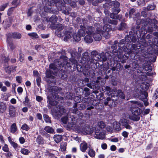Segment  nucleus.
Wrapping results in <instances>:
<instances>
[{"label":"nucleus","mask_w":158,"mask_h":158,"mask_svg":"<svg viewBox=\"0 0 158 158\" xmlns=\"http://www.w3.org/2000/svg\"><path fill=\"white\" fill-rule=\"evenodd\" d=\"M71 122L69 123L70 127H74L79 133H85L88 134H92L93 130L92 127L86 125L89 119H71Z\"/></svg>","instance_id":"obj_1"},{"label":"nucleus","mask_w":158,"mask_h":158,"mask_svg":"<svg viewBox=\"0 0 158 158\" xmlns=\"http://www.w3.org/2000/svg\"><path fill=\"white\" fill-rule=\"evenodd\" d=\"M60 89L56 86H51L49 87L48 92L49 93L47 97L48 99V102L52 106H54L58 103L57 101L55 100L59 98L57 94L59 92Z\"/></svg>","instance_id":"obj_2"},{"label":"nucleus","mask_w":158,"mask_h":158,"mask_svg":"<svg viewBox=\"0 0 158 158\" xmlns=\"http://www.w3.org/2000/svg\"><path fill=\"white\" fill-rule=\"evenodd\" d=\"M94 26L96 28V30L92 35V36L95 41H100L102 38L101 35L102 32V26L99 23H96L94 24Z\"/></svg>","instance_id":"obj_3"},{"label":"nucleus","mask_w":158,"mask_h":158,"mask_svg":"<svg viewBox=\"0 0 158 158\" xmlns=\"http://www.w3.org/2000/svg\"><path fill=\"white\" fill-rule=\"evenodd\" d=\"M135 30L134 27H132L131 31L129 33V35H127L125 38L124 40L125 42L129 43L130 44H131V43H135L136 42V37L135 33Z\"/></svg>","instance_id":"obj_4"},{"label":"nucleus","mask_w":158,"mask_h":158,"mask_svg":"<svg viewBox=\"0 0 158 158\" xmlns=\"http://www.w3.org/2000/svg\"><path fill=\"white\" fill-rule=\"evenodd\" d=\"M89 55V53L87 52H85L83 54L82 59L85 61V63L88 64L87 66L86 67L87 70L89 68V65L94 63V59L93 58H90Z\"/></svg>","instance_id":"obj_5"},{"label":"nucleus","mask_w":158,"mask_h":158,"mask_svg":"<svg viewBox=\"0 0 158 158\" xmlns=\"http://www.w3.org/2000/svg\"><path fill=\"white\" fill-rule=\"evenodd\" d=\"M59 110L56 111L54 109L52 110V113L53 116L54 118H59L62 115L66 112V110L63 106H60Z\"/></svg>","instance_id":"obj_6"},{"label":"nucleus","mask_w":158,"mask_h":158,"mask_svg":"<svg viewBox=\"0 0 158 158\" xmlns=\"http://www.w3.org/2000/svg\"><path fill=\"white\" fill-rule=\"evenodd\" d=\"M153 19L149 18L145 19H138L136 21V23L137 24H140L142 26H146L148 24L150 25L152 23Z\"/></svg>","instance_id":"obj_7"},{"label":"nucleus","mask_w":158,"mask_h":158,"mask_svg":"<svg viewBox=\"0 0 158 158\" xmlns=\"http://www.w3.org/2000/svg\"><path fill=\"white\" fill-rule=\"evenodd\" d=\"M143 44L145 47H147L148 46L150 47L147 49V52L149 54H152L153 53V48H152L153 46V43L150 40H149L147 41H144L143 42Z\"/></svg>","instance_id":"obj_8"},{"label":"nucleus","mask_w":158,"mask_h":158,"mask_svg":"<svg viewBox=\"0 0 158 158\" xmlns=\"http://www.w3.org/2000/svg\"><path fill=\"white\" fill-rule=\"evenodd\" d=\"M57 28V30H56L55 31V34L56 35L59 37H61L64 36V31L63 32L61 31L63 29L66 30V27L63 26L61 24L59 23Z\"/></svg>","instance_id":"obj_9"},{"label":"nucleus","mask_w":158,"mask_h":158,"mask_svg":"<svg viewBox=\"0 0 158 158\" xmlns=\"http://www.w3.org/2000/svg\"><path fill=\"white\" fill-rule=\"evenodd\" d=\"M110 5L113 6L112 8V11L115 14H118L120 11L119 8L120 3L116 1H113L110 3Z\"/></svg>","instance_id":"obj_10"},{"label":"nucleus","mask_w":158,"mask_h":158,"mask_svg":"<svg viewBox=\"0 0 158 158\" xmlns=\"http://www.w3.org/2000/svg\"><path fill=\"white\" fill-rule=\"evenodd\" d=\"M140 119H120V122L123 126L125 127L127 124H132L134 122L138 121Z\"/></svg>","instance_id":"obj_11"},{"label":"nucleus","mask_w":158,"mask_h":158,"mask_svg":"<svg viewBox=\"0 0 158 158\" xmlns=\"http://www.w3.org/2000/svg\"><path fill=\"white\" fill-rule=\"evenodd\" d=\"M157 23V21L155 19H153L152 23H151L149 25L150 26L148 27L147 31L148 32L152 33L153 31L156 30L157 26L156 24Z\"/></svg>","instance_id":"obj_12"},{"label":"nucleus","mask_w":158,"mask_h":158,"mask_svg":"<svg viewBox=\"0 0 158 158\" xmlns=\"http://www.w3.org/2000/svg\"><path fill=\"white\" fill-rule=\"evenodd\" d=\"M131 43V47L130 46H128L129 49L130 50L129 52V53H133L135 54H137L139 51L140 48H138V46L137 44H133Z\"/></svg>","instance_id":"obj_13"},{"label":"nucleus","mask_w":158,"mask_h":158,"mask_svg":"<svg viewBox=\"0 0 158 158\" xmlns=\"http://www.w3.org/2000/svg\"><path fill=\"white\" fill-rule=\"evenodd\" d=\"M44 130L50 134L53 133L54 131V129L52 127L48 126H46L44 127V130H42L40 131V133L42 135H45L46 134Z\"/></svg>","instance_id":"obj_14"},{"label":"nucleus","mask_w":158,"mask_h":158,"mask_svg":"<svg viewBox=\"0 0 158 158\" xmlns=\"http://www.w3.org/2000/svg\"><path fill=\"white\" fill-rule=\"evenodd\" d=\"M64 40L67 41L68 40L70 39L73 36L72 32L70 31H68L66 29L64 31Z\"/></svg>","instance_id":"obj_15"},{"label":"nucleus","mask_w":158,"mask_h":158,"mask_svg":"<svg viewBox=\"0 0 158 158\" xmlns=\"http://www.w3.org/2000/svg\"><path fill=\"white\" fill-rule=\"evenodd\" d=\"M102 90L103 92H107L108 94H111L112 93H114L117 91V89L114 88L113 89H111L109 86H104L102 88Z\"/></svg>","instance_id":"obj_16"},{"label":"nucleus","mask_w":158,"mask_h":158,"mask_svg":"<svg viewBox=\"0 0 158 158\" xmlns=\"http://www.w3.org/2000/svg\"><path fill=\"white\" fill-rule=\"evenodd\" d=\"M132 114L135 116H137L140 113V109L137 106H132L130 108Z\"/></svg>","instance_id":"obj_17"},{"label":"nucleus","mask_w":158,"mask_h":158,"mask_svg":"<svg viewBox=\"0 0 158 158\" xmlns=\"http://www.w3.org/2000/svg\"><path fill=\"white\" fill-rule=\"evenodd\" d=\"M8 38H12L15 39H19L22 36L21 34L17 32L9 33L7 35Z\"/></svg>","instance_id":"obj_18"},{"label":"nucleus","mask_w":158,"mask_h":158,"mask_svg":"<svg viewBox=\"0 0 158 158\" xmlns=\"http://www.w3.org/2000/svg\"><path fill=\"white\" fill-rule=\"evenodd\" d=\"M96 28L95 27H93L92 26H87L85 27L86 33L87 35H92L94 33Z\"/></svg>","instance_id":"obj_19"},{"label":"nucleus","mask_w":158,"mask_h":158,"mask_svg":"<svg viewBox=\"0 0 158 158\" xmlns=\"http://www.w3.org/2000/svg\"><path fill=\"white\" fill-rule=\"evenodd\" d=\"M98 57H97L96 58H94L95 60L105 61L107 59V57L106 56V54L104 52L100 54Z\"/></svg>","instance_id":"obj_20"},{"label":"nucleus","mask_w":158,"mask_h":158,"mask_svg":"<svg viewBox=\"0 0 158 158\" xmlns=\"http://www.w3.org/2000/svg\"><path fill=\"white\" fill-rule=\"evenodd\" d=\"M85 27L84 26L80 25V29L78 30L77 33L80 36H84L85 34Z\"/></svg>","instance_id":"obj_21"},{"label":"nucleus","mask_w":158,"mask_h":158,"mask_svg":"<svg viewBox=\"0 0 158 158\" xmlns=\"http://www.w3.org/2000/svg\"><path fill=\"white\" fill-rule=\"evenodd\" d=\"M87 148L88 144L87 143L85 142L81 143L80 149L82 152H85Z\"/></svg>","instance_id":"obj_22"},{"label":"nucleus","mask_w":158,"mask_h":158,"mask_svg":"<svg viewBox=\"0 0 158 158\" xmlns=\"http://www.w3.org/2000/svg\"><path fill=\"white\" fill-rule=\"evenodd\" d=\"M92 35H87L84 38V40L87 43H91L93 41Z\"/></svg>","instance_id":"obj_23"},{"label":"nucleus","mask_w":158,"mask_h":158,"mask_svg":"<svg viewBox=\"0 0 158 158\" xmlns=\"http://www.w3.org/2000/svg\"><path fill=\"white\" fill-rule=\"evenodd\" d=\"M113 126L114 129L116 131H119L121 129V124L118 122H114L113 124Z\"/></svg>","instance_id":"obj_24"},{"label":"nucleus","mask_w":158,"mask_h":158,"mask_svg":"<svg viewBox=\"0 0 158 158\" xmlns=\"http://www.w3.org/2000/svg\"><path fill=\"white\" fill-rule=\"evenodd\" d=\"M16 67L13 66H8L5 67V72L8 74H10L11 71L15 70Z\"/></svg>","instance_id":"obj_25"},{"label":"nucleus","mask_w":158,"mask_h":158,"mask_svg":"<svg viewBox=\"0 0 158 158\" xmlns=\"http://www.w3.org/2000/svg\"><path fill=\"white\" fill-rule=\"evenodd\" d=\"M9 114L12 117L14 116L15 112V107L14 106L11 105L9 106Z\"/></svg>","instance_id":"obj_26"},{"label":"nucleus","mask_w":158,"mask_h":158,"mask_svg":"<svg viewBox=\"0 0 158 158\" xmlns=\"http://www.w3.org/2000/svg\"><path fill=\"white\" fill-rule=\"evenodd\" d=\"M6 108V104L3 102L0 103V113H3L4 112Z\"/></svg>","instance_id":"obj_27"},{"label":"nucleus","mask_w":158,"mask_h":158,"mask_svg":"<svg viewBox=\"0 0 158 158\" xmlns=\"http://www.w3.org/2000/svg\"><path fill=\"white\" fill-rule=\"evenodd\" d=\"M102 31L110 32L112 30V27L111 25L106 24L103 27Z\"/></svg>","instance_id":"obj_28"},{"label":"nucleus","mask_w":158,"mask_h":158,"mask_svg":"<svg viewBox=\"0 0 158 158\" xmlns=\"http://www.w3.org/2000/svg\"><path fill=\"white\" fill-rule=\"evenodd\" d=\"M114 13H112L110 15V17L113 19L120 20L122 18L121 15H117Z\"/></svg>","instance_id":"obj_29"},{"label":"nucleus","mask_w":158,"mask_h":158,"mask_svg":"<svg viewBox=\"0 0 158 158\" xmlns=\"http://www.w3.org/2000/svg\"><path fill=\"white\" fill-rule=\"evenodd\" d=\"M54 139L55 142L57 143H58L62 140V136L59 135H55Z\"/></svg>","instance_id":"obj_30"},{"label":"nucleus","mask_w":158,"mask_h":158,"mask_svg":"<svg viewBox=\"0 0 158 158\" xmlns=\"http://www.w3.org/2000/svg\"><path fill=\"white\" fill-rule=\"evenodd\" d=\"M148 96V94L147 92H145L143 94H142L139 97L140 99L142 100L143 102L147 101V97Z\"/></svg>","instance_id":"obj_31"},{"label":"nucleus","mask_w":158,"mask_h":158,"mask_svg":"<svg viewBox=\"0 0 158 158\" xmlns=\"http://www.w3.org/2000/svg\"><path fill=\"white\" fill-rule=\"evenodd\" d=\"M88 154L90 157L92 158L94 157L95 156V152L92 148H89Z\"/></svg>","instance_id":"obj_32"},{"label":"nucleus","mask_w":158,"mask_h":158,"mask_svg":"<svg viewBox=\"0 0 158 158\" xmlns=\"http://www.w3.org/2000/svg\"><path fill=\"white\" fill-rule=\"evenodd\" d=\"M10 132L12 133H15L17 130V127L15 123H13L10 126Z\"/></svg>","instance_id":"obj_33"},{"label":"nucleus","mask_w":158,"mask_h":158,"mask_svg":"<svg viewBox=\"0 0 158 158\" xmlns=\"http://www.w3.org/2000/svg\"><path fill=\"white\" fill-rule=\"evenodd\" d=\"M36 141L38 144L39 145L43 144L44 142L43 138L40 135L38 136L36 139Z\"/></svg>","instance_id":"obj_34"},{"label":"nucleus","mask_w":158,"mask_h":158,"mask_svg":"<svg viewBox=\"0 0 158 158\" xmlns=\"http://www.w3.org/2000/svg\"><path fill=\"white\" fill-rule=\"evenodd\" d=\"M118 94V96L122 99H124L125 98V96L121 90H118L116 91Z\"/></svg>","instance_id":"obj_35"},{"label":"nucleus","mask_w":158,"mask_h":158,"mask_svg":"<svg viewBox=\"0 0 158 158\" xmlns=\"http://www.w3.org/2000/svg\"><path fill=\"white\" fill-rule=\"evenodd\" d=\"M127 28L126 24L123 22H121L118 28V29L119 31L123 30Z\"/></svg>","instance_id":"obj_36"},{"label":"nucleus","mask_w":158,"mask_h":158,"mask_svg":"<svg viewBox=\"0 0 158 158\" xmlns=\"http://www.w3.org/2000/svg\"><path fill=\"white\" fill-rule=\"evenodd\" d=\"M73 37L74 39L76 41L78 42L81 40V37L77 32L74 33Z\"/></svg>","instance_id":"obj_37"},{"label":"nucleus","mask_w":158,"mask_h":158,"mask_svg":"<svg viewBox=\"0 0 158 158\" xmlns=\"http://www.w3.org/2000/svg\"><path fill=\"white\" fill-rule=\"evenodd\" d=\"M57 18L56 16L53 15L49 18V21L52 23H55L57 22Z\"/></svg>","instance_id":"obj_38"},{"label":"nucleus","mask_w":158,"mask_h":158,"mask_svg":"<svg viewBox=\"0 0 158 158\" xmlns=\"http://www.w3.org/2000/svg\"><path fill=\"white\" fill-rule=\"evenodd\" d=\"M127 45L126 46L124 47L123 46L122 47V48H119L118 49V51L119 52H126L128 50H129V48H127Z\"/></svg>","instance_id":"obj_39"},{"label":"nucleus","mask_w":158,"mask_h":158,"mask_svg":"<svg viewBox=\"0 0 158 158\" xmlns=\"http://www.w3.org/2000/svg\"><path fill=\"white\" fill-rule=\"evenodd\" d=\"M92 57L93 59L96 58L97 57H98L99 56L98 52L96 51H94L92 52L91 53Z\"/></svg>","instance_id":"obj_40"},{"label":"nucleus","mask_w":158,"mask_h":158,"mask_svg":"<svg viewBox=\"0 0 158 158\" xmlns=\"http://www.w3.org/2000/svg\"><path fill=\"white\" fill-rule=\"evenodd\" d=\"M109 32H107L106 31H102V34L106 39H108L110 37V35Z\"/></svg>","instance_id":"obj_41"},{"label":"nucleus","mask_w":158,"mask_h":158,"mask_svg":"<svg viewBox=\"0 0 158 158\" xmlns=\"http://www.w3.org/2000/svg\"><path fill=\"white\" fill-rule=\"evenodd\" d=\"M98 125L101 128H104L106 126L105 123L102 121L99 122L98 123Z\"/></svg>","instance_id":"obj_42"},{"label":"nucleus","mask_w":158,"mask_h":158,"mask_svg":"<svg viewBox=\"0 0 158 158\" xmlns=\"http://www.w3.org/2000/svg\"><path fill=\"white\" fill-rule=\"evenodd\" d=\"M139 123L142 125H143L144 126H146L147 125H149V122L148 121L147 122L145 119H142L140 121Z\"/></svg>","instance_id":"obj_43"},{"label":"nucleus","mask_w":158,"mask_h":158,"mask_svg":"<svg viewBox=\"0 0 158 158\" xmlns=\"http://www.w3.org/2000/svg\"><path fill=\"white\" fill-rule=\"evenodd\" d=\"M155 6L154 5H148L147 8H145V11H149V10H153L155 8Z\"/></svg>","instance_id":"obj_44"},{"label":"nucleus","mask_w":158,"mask_h":158,"mask_svg":"<svg viewBox=\"0 0 158 158\" xmlns=\"http://www.w3.org/2000/svg\"><path fill=\"white\" fill-rule=\"evenodd\" d=\"M125 41L124 39H122L120 40L119 42H118V46L119 48H122L125 44Z\"/></svg>","instance_id":"obj_45"},{"label":"nucleus","mask_w":158,"mask_h":158,"mask_svg":"<svg viewBox=\"0 0 158 158\" xmlns=\"http://www.w3.org/2000/svg\"><path fill=\"white\" fill-rule=\"evenodd\" d=\"M21 152L24 155H27L30 152V151L27 149L23 148L21 150Z\"/></svg>","instance_id":"obj_46"},{"label":"nucleus","mask_w":158,"mask_h":158,"mask_svg":"<svg viewBox=\"0 0 158 158\" xmlns=\"http://www.w3.org/2000/svg\"><path fill=\"white\" fill-rule=\"evenodd\" d=\"M135 10L134 8H132L130 10L129 12L130 17H134L133 16L135 15Z\"/></svg>","instance_id":"obj_47"},{"label":"nucleus","mask_w":158,"mask_h":158,"mask_svg":"<svg viewBox=\"0 0 158 158\" xmlns=\"http://www.w3.org/2000/svg\"><path fill=\"white\" fill-rule=\"evenodd\" d=\"M73 94L70 92H67L65 94V98L68 99H72Z\"/></svg>","instance_id":"obj_48"},{"label":"nucleus","mask_w":158,"mask_h":158,"mask_svg":"<svg viewBox=\"0 0 158 158\" xmlns=\"http://www.w3.org/2000/svg\"><path fill=\"white\" fill-rule=\"evenodd\" d=\"M21 128L22 129L25 130L26 131H28L30 129L27 125L25 123H24L22 125Z\"/></svg>","instance_id":"obj_49"},{"label":"nucleus","mask_w":158,"mask_h":158,"mask_svg":"<svg viewBox=\"0 0 158 158\" xmlns=\"http://www.w3.org/2000/svg\"><path fill=\"white\" fill-rule=\"evenodd\" d=\"M141 33L142 34V36H144L147 33V31L144 27H141L140 29Z\"/></svg>","instance_id":"obj_50"},{"label":"nucleus","mask_w":158,"mask_h":158,"mask_svg":"<svg viewBox=\"0 0 158 158\" xmlns=\"http://www.w3.org/2000/svg\"><path fill=\"white\" fill-rule=\"evenodd\" d=\"M28 35L32 38H37L38 37V35L35 33H29Z\"/></svg>","instance_id":"obj_51"},{"label":"nucleus","mask_w":158,"mask_h":158,"mask_svg":"<svg viewBox=\"0 0 158 158\" xmlns=\"http://www.w3.org/2000/svg\"><path fill=\"white\" fill-rule=\"evenodd\" d=\"M141 32L140 30H136V31H135V36H136L138 37H140L142 35V34H141Z\"/></svg>","instance_id":"obj_52"},{"label":"nucleus","mask_w":158,"mask_h":158,"mask_svg":"<svg viewBox=\"0 0 158 158\" xmlns=\"http://www.w3.org/2000/svg\"><path fill=\"white\" fill-rule=\"evenodd\" d=\"M91 84H92V86H93V87H94V89H97V88H98L99 87L98 85H97L96 84L95 81H90Z\"/></svg>","instance_id":"obj_53"},{"label":"nucleus","mask_w":158,"mask_h":158,"mask_svg":"<svg viewBox=\"0 0 158 158\" xmlns=\"http://www.w3.org/2000/svg\"><path fill=\"white\" fill-rule=\"evenodd\" d=\"M8 4V3H6L4 4H3V5L1 6L0 7V11H3L7 7Z\"/></svg>","instance_id":"obj_54"},{"label":"nucleus","mask_w":158,"mask_h":158,"mask_svg":"<svg viewBox=\"0 0 158 158\" xmlns=\"http://www.w3.org/2000/svg\"><path fill=\"white\" fill-rule=\"evenodd\" d=\"M2 150L5 152H8L9 148L8 147V146L7 144H5L4 146L2 148Z\"/></svg>","instance_id":"obj_55"},{"label":"nucleus","mask_w":158,"mask_h":158,"mask_svg":"<svg viewBox=\"0 0 158 158\" xmlns=\"http://www.w3.org/2000/svg\"><path fill=\"white\" fill-rule=\"evenodd\" d=\"M118 44V42L117 40L114 41V44L111 46V48L113 49H115L117 48V44Z\"/></svg>","instance_id":"obj_56"},{"label":"nucleus","mask_w":158,"mask_h":158,"mask_svg":"<svg viewBox=\"0 0 158 158\" xmlns=\"http://www.w3.org/2000/svg\"><path fill=\"white\" fill-rule=\"evenodd\" d=\"M54 23H52L50 25V27L52 29H56V30H57V26L59 24H55Z\"/></svg>","instance_id":"obj_57"},{"label":"nucleus","mask_w":158,"mask_h":158,"mask_svg":"<svg viewBox=\"0 0 158 158\" xmlns=\"http://www.w3.org/2000/svg\"><path fill=\"white\" fill-rule=\"evenodd\" d=\"M130 102L132 104V106H138L139 104L138 102L136 101H131Z\"/></svg>","instance_id":"obj_58"},{"label":"nucleus","mask_w":158,"mask_h":158,"mask_svg":"<svg viewBox=\"0 0 158 158\" xmlns=\"http://www.w3.org/2000/svg\"><path fill=\"white\" fill-rule=\"evenodd\" d=\"M9 45L12 50H13L16 48V46L15 44L11 42H10L9 43Z\"/></svg>","instance_id":"obj_59"},{"label":"nucleus","mask_w":158,"mask_h":158,"mask_svg":"<svg viewBox=\"0 0 158 158\" xmlns=\"http://www.w3.org/2000/svg\"><path fill=\"white\" fill-rule=\"evenodd\" d=\"M7 152L8 153H4V155L6 156V158H9V157H10V156H13L12 153V152H11L9 151L8 152Z\"/></svg>","instance_id":"obj_60"},{"label":"nucleus","mask_w":158,"mask_h":158,"mask_svg":"<svg viewBox=\"0 0 158 158\" xmlns=\"http://www.w3.org/2000/svg\"><path fill=\"white\" fill-rule=\"evenodd\" d=\"M49 67L50 69H52L54 70H56L57 69V67L54 64H51L49 65Z\"/></svg>","instance_id":"obj_61"},{"label":"nucleus","mask_w":158,"mask_h":158,"mask_svg":"<svg viewBox=\"0 0 158 158\" xmlns=\"http://www.w3.org/2000/svg\"><path fill=\"white\" fill-rule=\"evenodd\" d=\"M110 21V19L107 17L104 18L103 20V21L104 23L106 24L107 23H109V22Z\"/></svg>","instance_id":"obj_62"},{"label":"nucleus","mask_w":158,"mask_h":158,"mask_svg":"<svg viewBox=\"0 0 158 158\" xmlns=\"http://www.w3.org/2000/svg\"><path fill=\"white\" fill-rule=\"evenodd\" d=\"M19 60L20 62H22L24 60V55L23 54L20 53L19 54Z\"/></svg>","instance_id":"obj_63"},{"label":"nucleus","mask_w":158,"mask_h":158,"mask_svg":"<svg viewBox=\"0 0 158 158\" xmlns=\"http://www.w3.org/2000/svg\"><path fill=\"white\" fill-rule=\"evenodd\" d=\"M147 77L145 75H141L139 77V79L140 80L143 81L146 80L147 79Z\"/></svg>","instance_id":"obj_64"}]
</instances>
